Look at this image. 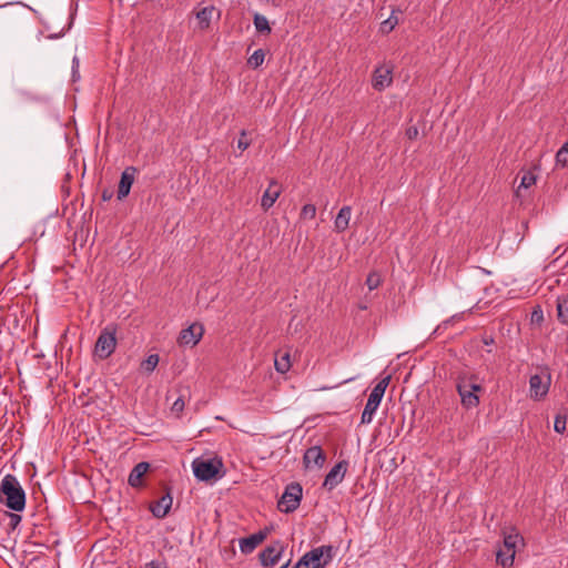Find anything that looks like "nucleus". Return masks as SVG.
<instances>
[{
    "label": "nucleus",
    "instance_id": "obj_1",
    "mask_svg": "<svg viewBox=\"0 0 568 568\" xmlns=\"http://www.w3.org/2000/svg\"><path fill=\"white\" fill-rule=\"evenodd\" d=\"M455 383L463 407L466 409L477 407L480 403L479 394L484 393L479 377L475 374L462 371L457 373Z\"/></svg>",
    "mask_w": 568,
    "mask_h": 568
},
{
    "label": "nucleus",
    "instance_id": "obj_2",
    "mask_svg": "<svg viewBox=\"0 0 568 568\" xmlns=\"http://www.w3.org/2000/svg\"><path fill=\"white\" fill-rule=\"evenodd\" d=\"M0 504L11 511L21 513L26 508L27 496L18 478L7 474L0 483Z\"/></svg>",
    "mask_w": 568,
    "mask_h": 568
},
{
    "label": "nucleus",
    "instance_id": "obj_3",
    "mask_svg": "<svg viewBox=\"0 0 568 568\" xmlns=\"http://www.w3.org/2000/svg\"><path fill=\"white\" fill-rule=\"evenodd\" d=\"M224 464L221 458H195L192 463L193 474L201 481H211L222 478Z\"/></svg>",
    "mask_w": 568,
    "mask_h": 568
},
{
    "label": "nucleus",
    "instance_id": "obj_4",
    "mask_svg": "<svg viewBox=\"0 0 568 568\" xmlns=\"http://www.w3.org/2000/svg\"><path fill=\"white\" fill-rule=\"evenodd\" d=\"M333 558V547L324 545L304 554L292 568H325Z\"/></svg>",
    "mask_w": 568,
    "mask_h": 568
},
{
    "label": "nucleus",
    "instance_id": "obj_5",
    "mask_svg": "<svg viewBox=\"0 0 568 568\" xmlns=\"http://www.w3.org/2000/svg\"><path fill=\"white\" fill-rule=\"evenodd\" d=\"M116 347V325L109 324L100 333L95 345L94 354L101 359L110 357Z\"/></svg>",
    "mask_w": 568,
    "mask_h": 568
},
{
    "label": "nucleus",
    "instance_id": "obj_6",
    "mask_svg": "<svg viewBox=\"0 0 568 568\" xmlns=\"http://www.w3.org/2000/svg\"><path fill=\"white\" fill-rule=\"evenodd\" d=\"M539 373L529 378V393L534 400H540L546 397L551 385V374L548 366H538Z\"/></svg>",
    "mask_w": 568,
    "mask_h": 568
},
{
    "label": "nucleus",
    "instance_id": "obj_7",
    "mask_svg": "<svg viewBox=\"0 0 568 568\" xmlns=\"http://www.w3.org/2000/svg\"><path fill=\"white\" fill-rule=\"evenodd\" d=\"M523 540V537L515 531V529H513L510 534L505 535L503 546L499 547L496 552V562L504 568L511 567L515 559L517 542Z\"/></svg>",
    "mask_w": 568,
    "mask_h": 568
},
{
    "label": "nucleus",
    "instance_id": "obj_8",
    "mask_svg": "<svg viewBox=\"0 0 568 568\" xmlns=\"http://www.w3.org/2000/svg\"><path fill=\"white\" fill-rule=\"evenodd\" d=\"M303 496V488L298 483H291L285 487V490L277 503V507L282 513L290 514L296 510L301 504Z\"/></svg>",
    "mask_w": 568,
    "mask_h": 568
},
{
    "label": "nucleus",
    "instance_id": "obj_9",
    "mask_svg": "<svg viewBox=\"0 0 568 568\" xmlns=\"http://www.w3.org/2000/svg\"><path fill=\"white\" fill-rule=\"evenodd\" d=\"M285 550V546L281 540L273 541L268 545L264 550H262L258 555L261 565L263 567H270L276 565L282 554Z\"/></svg>",
    "mask_w": 568,
    "mask_h": 568
},
{
    "label": "nucleus",
    "instance_id": "obj_10",
    "mask_svg": "<svg viewBox=\"0 0 568 568\" xmlns=\"http://www.w3.org/2000/svg\"><path fill=\"white\" fill-rule=\"evenodd\" d=\"M204 334V327L200 323H193L180 332L178 343L181 346H195Z\"/></svg>",
    "mask_w": 568,
    "mask_h": 568
},
{
    "label": "nucleus",
    "instance_id": "obj_11",
    "mask_svg": "<svg viewBox=\"0 0 568 568\" xmlns=\"http://www.w3.org/2000/svg\"><path fill=\"white\" fill-rule=\"evenodd\" d=\"M347 467V460L338 462L325 476L323 487L328 490H333L344 479Z\"/></svg>",
    "mask_w": 568,
    "mask_h": 568
},
{
    "label": "nucleus",
    "instance_id": "obj_12",
    "mask_svg": "<svg viewBox=\"0 0 568 568\" xmlns=\"http://www.w3.org/2000/svg\"><path fill=\"white\" fill-rule=\"evenodd\" d=\"M270 532L268 528L258 530L257 532L240 539V549L243 554L248 555L262 544Z\"/></svg>",
    "mask_w": 568,
    "mask_h": 568
},
{
    "label": "nucleus",
    "instance_id": "obj_13",
    "mask_svg": "<svg viewBox=\"0 0 568 568\" xmlns=\"http://www.w3.org/2000/svg\"><path fill=\"white\" fill-rule=\"evenodd\" d=\"M172 501H173V498L171 496L170 489L166 488V493L158 500L152 501L150 504L149 509L155 518L161 519V518H164L169 514V511L172 507Z\"/></svg>",
    "mask_w": 568,
    "mask_h": 568
},
{
    "label": "nucleus",
    "instance_id": "obj_14",
    "mask_svg": "<svg viewBox=\"0 0 568 568\" xmlns=\"http://www.w3.org/2000/svg\"><path fill=\"white\" fill-rule=\"evenodd\" d=\"M136 168L128 166L121 174L119 186H118V200L122 201L130 194V190L134 182V175Z\"/></svg>",
    "mask_w": 568,
    "mask_h": 568
},
{
    "label": "nucleus",
    "instance_id": "obj_15",
    "mask_svg": "<svg viewBox=\"0 0 568 568\" xmlns=\"http://www.w3.org/2000/svg\"><path fill=\"white\" fill-rule=\"evenodd\" d=\"M390 382V375L383 377L372 389L365 406L377 409Z\"/></svg>",
    "mask_w": 568,
    "mask_h": 568
},
{
    "label": "nucleus",
    "instance_id": "obj_16",
    "mask_svg": "<svg viewBox=\"0 0 568 568\" xmlns=\"http://www.w3.org/2000/svg\"><path fill=\"white\" fill-rule=\"evenodd\" d=\"M325 462L326 455L321 446H312L304 453L303 463L306 468H310L312 465L321 468L324 466Z\"/></svg>",
    "mask_w": 568,
    "mask_h": 568
},
{
    "label": "nucleus",
    "instance_id": "obj_17",
    "mask_svg": "<svg viewBox=\"0 0 568 568\" xmlns=\"http://www.w3.org/2000/svg\"><path fill=\"white\" fill-rule=\"evenodd\" d=\"M280 194L281 186L276 181L272 180L261 200V206L263 207V210L267 211L268 209H271L275 201L278 199Z\"/></svg>",
    "mask_w": 568,
    "mask_h": 568
},
{
    "label": "nucleus",
    "instance_id": "obj_18",
    "mask_svg": "<svg viewBox=\"0 0 568 568\" xmlns=\"http://www.w3.org/2000/svg\"><path fill=\"white\" fill-rule=\"evenodd\" d=\"M393 82L392 71L388 69L377 68L373 74V88L382 91L389 87Z\"/></svg>",
    "mask_w": 568,
    "mask_h": 568
},
{
    "label": "nucleus",
    "instance_id": "obj_19",
    "mask_svg": "<svg viewBox=\"0 0 568 568\" xmlns=\"http://www.w3.org/2000/svg\"><path fill=\"white\" fill-rule=\"evenodd\" d=\"M150 468V464L146 462H141L136 464L129 475L128 483L130 486L138 488L142 486V478L146 474Z\"/></svg>",
    "mask_w": 568,
    "mask_h": 568
},
{
    "label": "nucleus",
    "instance_id": "obj_20",
    "mask_svg": "<svg viewBox=\"0 0 568 568\" xmlns=\"http://www.w3.org/2000/svg\"><path fill=\"white\" fill-rule=\"evenodd\" d=\"M351 214H352V207L348 205L343 206L339 210V212L335 219V222H334L336 232L342 233L347 230V227L349 225Z\"/></svg>",
    "mask_w": 568,
    "mask_h": 568
},
{
    "label": "nucleus",
    "instance_id": "obj_21",
    "mask_svg": "<svg viewBox=\"0 0 568 568\" xmlns=\"http://www.w3.org/2000/svg\"><path fill=\"white\" fill-rule=\"evenodd\" d=\"M557 316L560 323L568 325V294L558 296Z\"/></svg>",
    "mask_w": 568,
    "mask_h": 568
},
{
    "label": "nucleus",
    "instance_id": "obj_22",
    "mask_svg": "<svg viewBox=\"0 0 568 568\" xmlns=\"http://www.w3.org/2000/svg\"><path fill=\"white\" fill-rule=\"evenodd\" d=\"M214 11H215V8L213 6H211V7H205V8L201 9L196 13V18L199 20V24H200L201 29L204 30L210 27L211 18H212V14Z\"/></svg>",
    "mask_w": 568,
    "mask_h": 568
},
{
    "label": "nucleus",
    "instance_id": "obj_23",
    "mask_svg": "<svg viewBox=\"0 0 568 568\" xmlns=\"http://www.w3.org/2000/svg\"><path fill=\"white\" fill-rule=\"evenodd\" d=\"M253 23L255 26L256 31L260 33L270 34L272 32L268 20L261 13H255L253 16Z\"/></svg>",
    "mask_w": 568,
    "mask_h": 568
},
{
    "label": "nucleus",
    "instance_id": "obj_24",
    "mask_svg": "<svg viewBox=\"0 0 568 568\" xmlns=\"http://www.w3.org/2000/svg\"><path fill=\"white\" fill-rule=\"evenodd\" d=\"M397 24H398V18H397V16H395V12L393 11L392 14L381 23L379 31L383 34H388L389 32H392L394 30V28Z\"/></svg>",
    "mask_w": 568,
    "mask_h": 568
},
{
    "label": "nucleus",
    "instance_id": "obj_25",
    "mask_svg": "<svg viewBox=\"0 0 568 568\" xmlns=\"http://www.w3.org/2000/svg\"><path fill=\"white\" fill-rule=\"evenodd\" d=\"M265 52L263 49H257L253 52V54L247 59V64L253 68L257 69L262 63L264 62Z\"/></svg>",
    "mask_w": 568,
    "mask_h": 568
},
{
    "label": "nucleus",
    "instance_id": "obj_26",
    "mask_svg": "<svg viewBox=\"0 0 568 568\" xmlns=\"http://www.w3.org/2000/svg\"><path fill=\"white\" fill-rule=\"evenodd\" d=\"M160 357L158 354H151L141 364L142 369L146 373H152L158 366Z\"/></svg>",
    "mask_w": 568,
    "mask_h": 568
},
{
    "label": "nucleus",
    "instance_id": "obj_27",
    "mask_svg": "<svg viewBox=\"0 0 568 568\" xmlns=\"http://www.w3.org/2000/svg\"><path fill=\"white\" fill-rule=\"evenodd\" d=\"M291 367V363H290V355L286 353L284 354L281 359H275V369L278 372V373H286Z\"/></svg>",
    "mask_w": 568,
    "mask_h": 568
},
{
    "label": "nucleus",
    "instance_id": "obj_28",
    "mask_svg": "<svg viewBox=\"0 0 568 568\" xmlns=\"http://www.w3.org/2000/svg\"><path fill=\"white\" fill-rule=\"evenodd\" d=\"M556 161L562 166L568 165V141L558 150Z\"/></svg>",
    "mask_w": 568,
    "mask_h": 568
},
{
    "label": "nucleus",
    "instance_id": "obj_29",
    "mask_svg": "<svg viewBox=\"0 0 568 568\" xmlns=\"http://www.w3.org/2000/svg\"><path fill=\"white\" fill-rule=\"evenodd\" d=\"M8 519L7 526L9 529L14 530L21 523V516L17 511L6 513Z\"/></svg>",
    "mask_w": 568,
    "mask_h": 568
},
{
    "label": "nucleus",
    "instance_id": "obj_30",
    "mask_svg": "<svg viewBox=\"0 0 568 568\" xmlns=\"http://www.w3.org/2000/svg\"><path fill=\"white\" fill-rule=\"evenodd\" d=\"M381 282H382V277L376 272L369 273L366 278V285L368 286L369 291L377 288L381 285Z\"/></svg>",
    "mask_w": 568,
    "mask_h": 568
},
{
    "label": "nucleus",
    "instance_id": "obj_31",
    "mask_svg": "<svg viewBox=\"0 0 568 568\" xmlns=\"http://www.w3.org/2000/svg\"><path fill=\"white\" fill-rule=\"evenodd\" d=\"M567 416L565 414H557L555 418L554 429L559 434H564L566 430Z\"/></svg>",
    "mask_w": 568,
    "mask_h": 568
},
{
    "label": "nucleus",
    "instance_id": "obj_32",
    "mask_svg": "<svg viewBox=\"0 0 568 568\" xmlns=\"http://www.w3.org/2000/svg\"><path fill=\"white\" fill-rule=\"evenodd\" d=\"M316 215V207L314 204H305L301 211V217L314 219Z\"/></svg>",
    "mask_w": 568,
    "mask_h": 568
},
{
    "label": "nucleus",
    "instance_id": "obj_33",
    "mask_svg": "<svg viewBox=\"0 0 568 568\" xmlns=\"http://www.w3.org/2000/svg\"><path fill=\"white\" fill-rule=\"evenodd\" d=\"M376 412V409L372 408V407H367L365 406L363 413H362V417H361V423L362 424H369L373 419V416H374V413Z\"/></svg>",
    "mask_w": 568,
    "mask_h": 568
},
{
    "label": "nucleus",
    "instance_id": "obj_34",
    "mask_svg": "<svg viewBox=\"0 0 568 568\" xmlns=\"http://www.w3.org/2000/svg\"><path fill=\"white\" fill-rule=\"evenodd\" d=\"M536 178L531 173H525L521 178L520 186L528 189L532 184H535Z\"/></svg>",
    "mask_w": 568,
    "mask_h": 568
},
{
    "label": "nucleus",
    "instance_id": "obj_35",
    "mask_svg": "<svg viewBox=\"0 0 568 568\" xmlns=\"http://www.w3.org/2000/svg\"><path fill=\"white\" fill-rule=\"evenodd\" d=\"M184 406H185V403H184L183 396H179L172 404L171 410L173 413L179 414L184 409Z\"/></svg>",
    "mask_w": 568,
    "mask_h": 568
},
{
    "label": "nucleus",
    "instance_id": "obj_36",
    "mask_svg": "<svg viewBox=\"0 0 568 568\" xmlns=\"http://www.w3.org/2000/svg\"><path fill=\"white\" fill-rule=\"evenodd\" d=\"M248 146H250V141L246 139V131L243 130L241 132L240 139L237 140V148L241 151H245Z\"/></svg>",
    "mask_w": 568,
    "mask_h": 568
},
{
    "label": "nucleus",
    "instance_id": "obj_37",
    "mask_svg": "<svg viewBox=\"0 0 568 568\" xmlns=\"http://www.w3.org/2000/svg\"><path fill=\"white\" fill-rule=\"evenodd\" d=\"M530 320L531 323L537 324H540L544 321V314L539 306L532 311Z\"/></svg>",
    "mask_w": 568,
    "mask_h": 568
},
{
    "label": "nucleus",
    "instance_id": "obj_38",
    "mask_svg": "<svg viewBox=\"0 0 568 568\" xmlns=\"http://www.w3.org/2000/svg\"><path fill=\"white\" fill-rule=\"evenodd\" d=\"M418 133H419L418 128L415 125L408 126L405 131V135L409 140H415L418 136Z\"/></svg>",
    "mask_w": 568,
    "mask_h": 568
},
{
    "label": "nucleus",
    "instance_id": "obj_39",
    "mask_svg": "<svg viewBox=\"0 0 568 568\" xmlns=\"http://www.w3.org/2000/svg\"><path fill=\"white\" fill-rule=\"evenodd\" d=\"M112 196H113V191L108 190V189L102 191L101 197L104 202L110 201L112 199Z\"/></svg>",
    "mask_w": 568,
    "mask_h": 568
},
{
    "label": "nucleus",
    "instance_id": "obj_40",
    "mask_svg": "<svg viewBox=\"0 0 568 568\" xmlns=\"http://www.w3.org/2000/svg\"><path fill=\"white\" fill-rule=\"evenodd\" d=\"M145 568H162V564L155 560H152L145 565Z\"/></svg>",
    "mask_w": 568,
    "mask_h": 568
},
{
    "label": "nucleus",
    "instance_id": "obj_41",
    "mask_svg": "<svg viewBox=\"0 0 568 568\" xmlns=\"http://www.w3.org/2000/svg\"><path fill=\"white\" fill-rule=\"evenodd\" d=\"M75 67L77 68L79 67V61L77 58H73V74L75 73V70H74Z\"/></svg>",
    "mask_w": 568,
    "mask_h": 568
},
{
    "label": "nucleus",
    "instance_id": "obj_42",
    "mask_svg": "<svg viewBox=\"0 0 568 568\" xmlns=\"http://www.w3.org/2000/svg\"><path fill=\"white\" fill-rule=\"evenodd\" d=\"M484 343L486 345L493 344L494 343V338H491V337L490 338H484Z\"/></svg>",
    "mask_w": 568,
    "mask_h": 568
},
{
    "label": "nucleus",
    "instance_id": "obj_43",
    "mask_svg": "<svg viewBox=\"0 0 568 568\" xmlns=\"http://www.w3.org/2000/svg\"><path fill=\"white\" fill-rule=\"evenodd\" d=\"M290 562L291 560H287L285 564H283V566H281L280 568H287L290 566Z\"/></svg>",
    "mask_w": 568,
    "mask_h": 568
}]
</instances>
